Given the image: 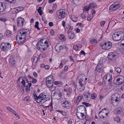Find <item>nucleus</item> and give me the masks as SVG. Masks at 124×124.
<instances>
[{
	"label": "nucleus",
	"mask_w": 124,
	"mask_h": 124,
	"mask_svg": "<svg viewBox=\"0 0 124 124\" xmlns=\"http://www.w3.org/2000/svg\"><path fill=\"white\" fill-rule=\"evenodd\" d=\"M6 34L8 36H10L11 35V32L9 31H7L6 32Z\"/></svg>",
	"instance_id": "55"
},
{
	"label": "nucleus",
	"mask_w": 124,
	"mask_h": 124,
	"mask_svg": "<svg viewBox=\"0 0 124 124\" xmlns=\"http://www.w3.org/2000/svg\"><path fill=\"white\" fill-rule=\"evenodd\" d=\"M49 45L48 39L46 38L42 39L38 42L37 48L40 51H43L46 50Z\"/></svg>",
	"instance_id": "3"
},
{
	"label": "nucleus",
	"mask_w": 124,
	"mask_h": 124,
	"mask_svg": "<svg viewBox=\"0 0 124 124\" xmlns=\"http://www.w3.org/2000/svg\"><path fill=\"white\" fill-rule=\"evenodd\" d=\"M13 114L16 116L17 118L19 119L20 117L19 115L17 114V113L15 111L13 113Z\"/></svg>",
	"instance_id": "51"
},
{
	"label": "nucleus",
	"mask_w": 124,
	"mask_h": 124,
	"mask_svg": "<svg viewBox=\"0 0 124 124\" xmlns=\"http://www.w3.org/2000/svg\"><path fill=\"white\" fill-rule=\"evenodd\" d=\"M84 113L80 112L77 113L76 115L78 118L80 119H83L85 116Z\"/></svg>",
	"instance_id": "19"
},
{
	"label": "nucleus",
	"mask_w": 124,
	"mask_h": 124,
	"mask_svg": "<svg viewBox=\"0 0 124 124\" xmlns=\"http://www.w3.org/2000/svg\"><path fill=\"white\" fill-rule=\"evenodd\" d=\"M97 40L96 39L93 38L90 41V43L92 44H94L96 43L97 42Z\"/></svg>",
	"instance_id": "34"
},
{
	"label": "nucleus",
	"mask_w": 124,
	"mask_h": 124,
	"mask_svg": "<svg viewBox=\"0 0 124 124\" xmlns=\"http://www.w3.org/2000/svg\"><path fill=\"white\" fill-rule=\"evenodd\" d=\"M42 8L41 7H39L38 9V12L40 15H41L42 14V12L41 10Z\"/></svg>",
	"instance_id": "44"
},
{
	"label": "nucleus",
	"mask_w": 124,
	"mask_h": 124,
	"mask_svg": "<svg viewBox=\"0 0 124 124\" xmlns=\"http://www.w3.org/2000/svg\"><path fill=\"white\" fill-rule=\"evenodd\" d=\"M85 77V76L84 75H80L78 77L77 79H79V80L82 79H84Z\"/></svg>",
	"instance_id": "35"
},
{
	"label": "nucleus",
	"mask_w": 124,
	"mask_h": 124,
	"mask_svg": "<svg viewBox=\"0 0 124 124\" xmlns=\"http://www.w3.org/2000/svg\"><path fill=\"white\" fill-rule=\"evenodd\" d=\"M45 68L46 70H48L49 69V67L48 65H46L45 66Z\"/></svg>",
	"instance_id": "64"
},
{
	"label": "nucleus",
	"mask_w": 124,
	"mask_h": 124,
	"mask_svg": "<svg viewBox=\"0 0 124 124\" xmlns=\"http://www.w3.org/2000/svg\"><path fill=\"white\" fill-rule=\"evenodd\" d=\"M66 11L64 9L59 10L56 13L57 17L60 19L64 18L66 16Z\"/></svg>",
	"instance_id": "5"
},
{
	"label": "nucleus",
	"mask_w": 124,
	"mask_h": 124,
	"mask_svg": "<svg viewBox=\"0 0 124 124\" xmlns=\"http://www.w3.org/2000/svg\"><path fill=\"white\" fill-rule=\"evenodd\" d=\"M34 99L35 101L38 103L42 104L47 101L48 99V97L47 96L43 93H40L38 96L36 94H33Z\"/></svg>",
	"instance_id": "4"
},
{
	"label": "nucleus",
	"mask_w": 124,
	"mask_h": 124,
	"mask_svg": "<svg viewBox=\"0 0 124 124\" xmlns=\"http://www.w3.org/2000/svg\"><path fill=\"white\" fill-rule=\"evenodd\" d=\"M63 47L61 44L57 43L55 46V50L57 52H59L61 50L63 49Z\"/></svg>",
	"instance_id": "17"
},
{
	"label": "nucleus",
	"mask_w": 124,
	"mask_h": 124,
	"mask_svg": "<svg viewBox=\"0 0 124 124\" xmlns=\"http://www.w3.org/2000/svg\"><path fill=\"white\" fill-rule=\"evenodd\" d=\"M93 16H88L87 18V20L88 21H90L93 18Z\"/></svg>",
	"instance_id": "48"
},
{
	"label": "nucleus",
	"mask_w": 124,
	"mask_h": 124,
	"mask_svg": "<svg viewBox=\"0 0 124 124\" xmlns=\"http://www.w3.org/2000/svg\"><path fill=\"white\" fill-rule=\"evenodd\" d=\"M105 22L104 21L101 22L100 23L101 26H103L104 24H105Z\"/></svg>",
	"instance_id": "60"
},
{
	"label": "nucleus",
	"mask_w": 124,
	"mask_h": 124,
	"mask_svg": "<svg viewBox=\"0 0 124 124\" xmlns=\"http://www.w3.org/2000/svg\"><path fill=\"white\" fill-rule=\"evenodd\" d=\"M26 81V82L24 80H23L22 78H20L17 81L18 85L20 88H21L23 90V86L25 87L26 91L29 93L30 91V87L31 86V83H29L27 79Z\"/></svg>",
	"instance_id": "2"
},
{
	"label": "nucleus",
	"mask_w": 124,
	"mask_h": 124,
	"mask_svg": "<svg viewBox=\"0 0 124 124\" xmlns=\"http://www.w3.org/2000/svg\"><path fill=\"white\" fill-rule=\"evenodd\" d=\"M57 7V5L56 4H54L52 8L53 10L54 11L55 10Z\"/></svg>",
	"instance_id": "54"
},
{
	"label": "nucleus",
	"mask_w": 124,
	"mask_h": 124,
	"mask_svg": "<svg viewBox=\"0 0 124 124\" xmlns=\"http://www.w3.org/2000/svg\"><path fill=\"white\" fill-rule=\"evenodd\" d=\"M32 59L33 62L37 63L38 61V58L36 56H34L32 57Z\"/></svg>",
	"instance_id": "42"
},
{
	"label": "nucleus",
	"mask_w": 124,
	"mask_h": 124,
	"mask_svg": "<svg viewBox=\"0 0 124 124\" xmlns=\"http://www.w3.org/2000/svg\"><path fill=\"white\" fill-rule=\"evenodd\" d=\"M39 24V23L38 21H37L35 22V27L38 30H40V29L38 25Z\"/></svg>",
	"instance_id": "43"
},
{
	"label": "nucleus",
	"mask_w": 124,
	"mask_h": 124,
	"mask_svg": "<svg viewBox=\"0 0 124 124\" xmlns=\"http://www.w3.org/2000/svg\"><path fill=\"white\" fill-rule=\"evenodd\" d=\"M88 12H83V13L81 15V16L82 18L83 19L85 18L86 16L88 14Z\"/></svg>",
	"instance_id": "30"
},
{
	"label": "nucleus",
	"mask_w": 124,
	"mask_h": 124,
	"mask_svg": "<svg viewBox=\"0 0 124 124\" xmlns=\"http://www.w3.org/2000/svg\"><path fill=\"white\" fill-rule=\"evenodd\" d=\"M116 55V54L115 53L110 52L108 54V58L111 60Z\"/></svg>",
	"instance_id": "21"
},
{
	"label": "nucleus",
	"mask_w": 124,
	"mask_h": 124,
	"mask_svg": "<svg viewBox=\"0 0 124 124\" xmlns=\"http://www.w3.org/2000/svg\"><path fill=\"white\" fill-rule=\"evenodd\" d=\"M71 18L72 21L74 22H76L78 19L77 17L73 15L71 16Z\"/></svg>",
	"instance_id": "32"
},
{
	"label": "nucleus",
	"mask_w": 124,
	"mask_h": 124,
	"mask_svg": "<svg viewBox=\"0 0 124 124\" xmlns=\"http://www.w3.org/2000/svg\"><path fill=\"white\" fill-rule=\"evenodd\" d=\"M46 83L47 86L48 87H52L53 84V82L46 81Z\"/></svg>",
	"instance_id": "27"
},
{
	"label": "nucleus",
	"mask_w": 124,
	"mask_h": 124,
	"mask_svg": "<svg viewBox=\"0 0 124 124\" xmlns=\"http://www.w3.org/2000/svg\"><path fill=\"white\" fill-rule=\"evenodd\" d=\"M97 97L96 94L95 93H92L91 96V98L93 99H94Z\"/></svg>",
	"instance_id": "39"
},
{
	"label": "nucleus",
	"mask_w": 124,
	"mask_h": 124,
	"mask_svg": "<svg viewBox=\"0 0 124 124\" xmlns=\"http://www.w3.org/2000/svg\"><path fill=\"white\" fill-rule=\"evenodd\" d=\"M63 66V64L62 63H61L59 66V68L60 69L62 68Z\"/></svg>",
	"instance_id": "62"
},
{
	"label": "nucleus",
	"mask_w": 124,
	"mask_h": 124,
	"mask_svg": "<svg viewBox=\"0 0 124 124\" xmlns=\"http://www.w3.org/2000/svg\"><path fill=\"white\" fill-rule=\"evenodd\" d=\"M123 32L121 31L116 32L114 33L112 35L113 39L115 41H118L120 40L122 37Z\"/></svg>",
	"instance_id": "6"
},
{
	"label": "nucleus",
	"mask_w": 124,
	"mask_h": 124,
	"mask_svg": "<svg viewBox=\"0 0 124 124\" xmlns=\"http://www.w3.org/2000/svg\"><path fill=\"white\" fill-rule=\"evenodd\" d=\"M73 49L75 50L76 51H77L78 49V46H77L74 45L73 46Z\"/></svg>",
	"instance_id": "57"
},
{
	"label": "nucleus",
	"mask_w": 124,
	"mask_h": 124,
	"mask_svg": "<svg viewBox=\"0 0 124 124\" xmlns=\"http://www.w3.org/2000/svg\"><path fill=\"white\" fill-rule=\"evenodd\" d=\"M114 120L115 121H116L118 123L120 122V118L118 116H116L114 118Z\"/></svg>",
	"instance_id": "38"
},
{
	"label": "nucleus",
	"mask_w": 124,
	"mask_h": 124,
	"mask_svg": "<svg viewBox=\"0 0 124 124\" xmlns=\"http://www.w3.org/2000/svg\"><path fill=\"white\" fill-rule=\"evenodd\" d=\"M0 48L2 51L6 52L11 49V45L9 43H2L1 44Z\"/></svg>",
	"instance_id": "7"
},
{
	"label": "nucleus",
	"mask_w": 124,
	"mask_h": 124,
	"mask_svg": "<svg viewBox=\"0 0 124 124\" xmlns=\"http://www.w3.org/2000/svg\"><path fill=\"white\" fill-rule=\"evenodd\" d=\"M101 66L100 64L98 65L95 69V72L98 75H100L101 74Z\"/></svg>",
	"instance_id": "16"
},
{
	"label": "nucleus",
	"mask_w": 124,
	"mask_h": 124,
	"mask_svg": "<svg viewBox=\"0 0 124 124\" xmlns=\"http://www.w3.org/2000/svg\"><path fill=\"white\" fill-rule=\"evenodd\" d=\"M90 8L89 6H85V7L84 9V12H88V11Z\"/></svg>",
	"instance_id": "40"
},
{
	"label": "nucleus",
	"mask_w": 124,
	"mask_h": 124,
	"mask_svg": "<svg viewBox=\"0 0 124 124\" xmlns=\"http://www.w3.org/2000/svg\"><path fill=\"white\" fill-rule=\"evenodd\" d=\"M59 38L61 40L64 41H65L66 40V38L63 35H61L59 37Z\"/></svg>",
	"instance_id": "37"
},
{
	"label": "nucleus",
	"mask_w": 124,
	"mask_h": 124,
	"mask_svg": "<svg viewBox=\"0 0 124 124\" xmlns=\"http://www.w3.org/2000/svg\"><path fill=\"white\" fill-rule=\"evenodd\" d=\"M50 34L54 36V31L53 30L51 29L50 30Z\"/></svg>",
	"instance_id": "53"
},
{
	"label": "nucleus",
	"mask_w": 124,
	"mask_h": 124,
	"mask_svg": "<svg viewBox=\"0 0 124 124\" xmlns=\"http://www.w3.org/2000/svg\"><path fill=\"white\" fill-rule=\"evenodd\" d=\"M54 84L55 85L60 84L61 85H62V82L59 81H55L54 82Z\"/></svg>",
	"instance_id": "50"
},
{
	"label": "nucleus",
	"mask_w": 124,
	"mask_h": 124,
	"mask_svg": "<svg viewBox=\"0 0 124 124\" xmlns=\"http://www.w3.org/2000/svg\"><path fill=\"white\" fill-rule=\"evenodd\" d=\"M23 7H19L18 8H14V11L15 13H17L23 10Z\"/></svg>",
	"instance_id": "22"
},
{
	"label": "nucleus",
	"mask_w": 124,
	"mask_h": 124,
	"mask_svg": "<svg viewBox=\"0 0 124 124\" xmlns=\"http://www.w3.org/2000/svg\"><path fill=\"white\" fill-rule=\"evenodd\" d=\"M104 79L105 81H108L109 82H111L112 81L111 76L110 75H105L104 77Z\"/></svg>",
	"instance_id": "18"
},
{
	"label": "nucleus",
	"mask_w": 124,
	"mask_h": 124,
	"mask_svg": "<svg viewBox=\"0 0 124 124\" xmlns=\"http://www.w3.org/2000/svg\"><path fill=\"white\" fill-rule=\"evenodd\" d=\"M24 19L21 17L18 18L17 19V23L18 26L20 28H22L24 24Z\"/></svg>",
	"instance_id": "11"
},
{
	"label": "nucleus",
	"mask_w": 124,
	"mask_h": 124,
	"mask_svg": "<svg viewBox=\"0 0 124 124\" xmlns=\"http://www.w3.org/2000/svg\"><path fill=\"white\" fill-rule=\"evenodd\" d=\"M66 28H67V29H68V32H69V30L70 29L72 30L73 29V27L70 26L69 25L68 26H67L66 27Z\"/></svg>",
	"instance_id": "47"
},
{
	"label": "nucleus",
	"mask_w": 124,
	"mask_h": 124,
	"mask_svg": "<svg viewBox=\"0 0 124 124\" xmlns=\"http://www.w3.org/2000/svg\"><path fill=\"white\" fill-rule=\"evenodd\" d=\"M6 108L8 110L13 113L15 111L14 110L9 107H7Z\"/></svg>",
	"instance_id": "45"
},
{
	"label": "nucleus",
	"mask_w": 124,
	"mask_h": 124,
	"mask_svg": "<svg viewBox=\"0 0 124 124\" xmlns=\"http://www.w3.org/2000/svg\"><path fill=\"white\" fill-rule=\"evenodd\" d=\"M30 30L27 29H21L18 31L16 40L19 44H22L25 41L26 36H28L30 33Z\"/></svg>",
	"instance_id": "1"
},
{
	"label": "nucleus",
	"mask_w": 124,
	"mask_h": 124,
	"mask_svg": "<svg viewBox=\"0 0 124 124\" xmlns=\"http://www.w3.org/2000/svg\"><path fill=\"white\" fill-rule=\"evenodd\" d=\"M64 91H66L67 93L68 94H70L72 91V89L71 88H69L65 90Z\"/></svg>",
	"instance_id": "31"
},
{
	"label": "nucleus",
	"mask_w": 124,
	"mask_h": 124,
	"mask_svg": "<svg viewBox=\"0 0 124 124\" xmlns=\"http://www.w3.org/2000/svg\"><path fill=\"white\" fill-rule=\"evenodd\" d=\"M111 102L112 104L114 106H117L119 103V99L115 96H111Z\"/></svg>",
	"instance_id": "9"
},
{
	"label": "nucleus",
	"mask_w": 124,
	"mask_h": 124,
	"mask_svg": "<svg viewBox=\"0 0 124 124\" xmlns=\"http://www.w3.org/2000/svg\"><path fill=\"white\" fill-rule=\"evenodd\" d=\"M90 94L88 92H85L83 94V96L84 97L87 99L90 96Z\"/></svg>",
	"instance_id": "29"
},
{
	"label": "nucleus",
	"mask_w": 124,
	"mask_h": 124,
	"mask_svg": "<svg viewBox=\"0 0 124 124\" xmlns=\"http://www.w3.org/2000/svg\"><path fill=\"white\" fill-rule=\"evenodd\" d=\"M79 112L84 113L86 112V109L85 107L83 105H80L78 106L77 108Z\"/></svg>",
	"instance_id": "15"
},
{
	"label": "nucleus",
	"mask_w": 124,
	"mask_h": 124,
	"mask_svg": "<svg viewBox=\"0 0 124 124\" xmlns=\"http://www.w3.org/2000/svg\"><path fill=\"white\" fill-rule=\"evenodd\" d=\"M82 104L83 105H85L86 107H88L89 106H90V104L89 103H87L86 102H83L82 103Z\"/></svg>",
	"instance_id": "52"
},
{
	"label": "nucleus",
	"mask_w": 124,
	"mask_h": 124,
	"mask_svg": "<svg viewBox=\"0 0 124 124\" xmlns=\"http://www.w3.org/2000/svg\"><path fill=\"white\" fill-rule=\"evenodd\" d=\"M120 6L119 4L116 3V2L112 4L109 7V9L111 11H115L119 8Z\"/></svg>",
	"instance_id": "14"
},
{
	"label": "nucleus",
	"mask_w": 124,
	"mask_h": 124,
	"mask_svg": "<svg viewBox=\"0 0 124 124\" xmlns=\"http://www.w3.org/2000/svg\"><path fill=\"white\" fill-rule=\"evenodd\" d=\"M67 62V60L66 59H64L62 60V63H65Z\"/></svg>",
	"instance_id": "61"
},
{
	"label": "nucleus",
	"mask_w": 124,
	"mask_h": 124,
	"mask_svg": "<svg viewBox=\"0 0 124 124\" xmlns=\"http://www.w3.org/2000/svg\"><path fill=\"white\" fill-rule=\"evenodd\" d=\"M104 109H102L99 112L98 115L99 117L101 118H106L108 116V113L106 112V110L105 108Z\"/></svg>",
	"instance_id": "8"
},
{
	"label": "nucleus",
	"mask_w": 124,
	"mask_h": 124,
	"mask_svg": "<svg viewBox=\"0 0 124 124\" xmlns=\"http://www.w3.org/2000/svg\"><path fill=\"white\" fill-rule=\"evenodd\" d=\"M9 63L11 66H13L15 64V60L13 58L11 57L9 59Z\"/></svg>",
	"instance_id": "20"
},
{
	"label": "nucleus",
	"mask_w": 124,
	"mask_h": 124,
	"mask_svg": "<svg viewBox=\"0 0 124 124\" xmlns=\"http://www.w3.org/2000/svg\"><path fill=\"white\" fill-rule=\"evenodd\" d=\"M116 83L117 85H120L122 84L124 81V78L122 75H120L117 78Z\"/></svg>",
	"instance_id": "13"
},
{
	"label": "nucleus",
	"mask_w": 124,
	"mask_h": 124,
	"mask_svg": "<svg viewBox=\"0 0 124 124\" xmlns=\"http://www.w3.org/2000/svg\"><path fill=\"white\" fill-rule=\"evenodd\" d=\"M0 20L3 22H5V21H7V19L6 18H0Z\"/></svg>",
	"instance_id": "58"
},
{
	"label": "nucleus",
	"mask_w": 124,
	"mask_h": 124,
	"mask_svg": "<svg viewBox=\"0 0 124 124\" xmlns=\"http://www.w3.org/2000/svg\"><path fill=\"white\" fill-rule=\"evenodd\" d=\"M112 43L111 42L108 41L106 42L103 44L101 46L103 47V49L105 50H108L111 47Z\"/></svg>",
	"instance_id": "12"
},
{
	"label": "nucleus",
	"mask_w": 124,
	"mask_h": 124,
	"mask_svg": "<svg viewBox=\"0 0 124 124\" xmlns=\"http://www.w3.org/2000/svg\"><path fill=\"white\" fill-rule=\"evenodd\" d=\"M79 0H72L74 3L75 4H77L78 3L79 1Z\"/></svg>",
	"instance_id": "59"
},
{
	"label": "nucleus",
	"mask_w": 124,
	"mask_h": 124,
	"mask_svg": "<svg viewBox=\"0 0 124 124\" xmlns=\"http://www.w3.org/2000/svg\"><path fill=\"white\" fill-rule=\"evenodd\" d=\"M68 69V67L67 66H65L64 68V70L65 71H66Z\"/></svg>",
	"instance_id": "63"
},
{
	"label": "nucleus",
	"mask_w": 124,
	"mask_h": 124,
	"mask_svg": "<svg viewBox=\"0 0 124 124\" xmlns=\"http://www.w3.org/2000/svg\"><path fill=\"white\" fill-rule=\"evenodd\" d=\"M62 107L66 108H70L71 106V103L69 101L64 100L61 102Z\"/></svg>",
	"instance_id": "10"
},
{
	"label": "nucleus",
	"mask_w": 124,
	"mask_h": 124,
	"mask_svg": "<svg viewBox=\"0 0 124 124\" xmlns=\"http://www.w3.org/2000/svg\"><path fill=\"white\" fill-rule=\"evenodd\" d=\"M28 77L31 79V81L32 83L34 84L37 82V80L36 78L31 77L30 75H28Z\"/></svg>",
	"instance_id": "25"
},
{
	"label": "nucleus",
	"mask_w": 124,
	"mask_h": 124,
	"mask_svg": "<svg viewBox=\"0 0 124 124\" xmlns=\"http://www.w3.org/2000/svg\"><path fill=\"white\" fill-rule=\"evenodd\" d=\"M117 73H120L121 71V69L119 67H117L115 69Z\"/></svg>",
	"instance_id": "41"
},
{
	"label": "nucleus",
	"mask_w": 124,
	"mask_h": 124,
	"mask_svg": "<svg viewBox=\"0 0 124 124\" xmlns=\"http://www.w3.org/2000/svg\"><path fill=\"white\" fill-rule=\"evenodd\" d=\"M97 6V5L95 3H92L89 4V7L90 8H92L96 7Z\"/></svg>",
	"instance_id": "33"
},
{
	"label": "nucleus",
	"mask_w": 124,
	"mask_h": 124,
	"mask_svg": "<svg viewBox=\"0 0 124 124\" xmlns=\"http://www.w3.org/2000/svg\"><path fill=\"white\" fill-rule=\"evenodd\" d=\"M82 99V96L80 95L78 97L77 99V102H79Z\"/></svg>",
	"instance_id": "46"
},
{
	"label": "nucleus",
	"mask_w": 124,
	"mask_h": 124,
	"mask_svg": "<svg viewBox=\"0 0 124 124\" xmlns=\"http://www.w3.org/2000/svg\"><path fill=\"white\" fill-rule=\"evenodd\" d=\"M84 79H82L79 80V83L80 84V85L81 87L83 86L84 85L85 83V82L83 80Z\"/></svg>",
	"instance_id": "36"
},
{
	"label": "nucleus",
	"mask_w": 124,
	"mask_h": 124,
	"mask_svg": "<svg viewBox=\"0 0 124 124\" xmlns=\"http://www.w3.org/2000/svg\"><path fill=\"white\" fill-rule=\"evenodd\" d=\"M47 81L53 82V78L52 76L50 75L46 78V81Z\"/></svg>",
	"instance_id": "26"
},
{
	"label": "nucleus",
	"mask_w": 124,
	"mask_h": 124,
	"mask_svg": "<svg viewBox=\"0 0 124 124\" xmlns=\"http://www.w3.org/2000/svg\"><path fill=\"white\" fill-rule=\"evenodd\" d=\"M1 2H0V12H3L6 8L5 4Z\"/></svg>",
	"instance_id": "23"
},
{
	"label": "nucleus",
	"mask_w": 124,
	"mask_h": 124,
	"mask_svg": "<svg viewBox=\"0 0 124 124\" xmlns=\"http://www.w3.org/2000/svg\"><path fill=\"white\" fill-rule=\"evenodd\" d=\"M68 34V37L70 39H72L74 38L75 37V35L73 33H69V32H67Z\"/></svg>",
	"instance_id": "24"
},
{
	"label": "nucleus",
	"mask_w": 124,
	"mask_h": 124,
	"mask_svg": "<svg viewBox=\"0 0 124 124\" xmlns=\"http://www.w3.org/2000/svg\"><path fill=\"white\" fill-rule=\"evenodd\" d=\"M37 63H35L34 62H33L32 67L33 69H35L37 65Z\"/></svg>",
	"instance_id": "49"
},
{
	"label": "nucleus",
	"mask_w": 124,
	"mask_h": 124,
	"mask_svg": "<svg viewBox=\"0 0 124 124\" xmlns=\"http://www.w3.org/2000/svg\"><path fill=\"white\" fill-rule=\"evenodd\" d=\"M57 111L60 113H61L62 115H65V113L64 111L61 110H58Z\"/></svg>",
	"instance_id": "56"
},
{
	"label": "nucleus",
	"mask_w": 124,
	"mask_h": 124,
	"mask_svg": "<svg viewBox=\"0 0 124 124\" xmlns=\"http://www.w3.org/2000/svg\"><path fill=\"white\" fill-rule=\"evenodd\" d=\"M55 98L57 100H59L61 99V96L62 94L61 93L59 92V93L56 94L55 96Z\"/></svg>",
	"instance_id": "28"
}]
</instances>
